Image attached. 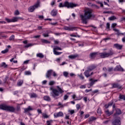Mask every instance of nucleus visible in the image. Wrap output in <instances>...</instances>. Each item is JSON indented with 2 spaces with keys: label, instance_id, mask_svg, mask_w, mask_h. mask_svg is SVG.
I'll return each instance as SVG.
<instances>
[{
  "label": "nucleus",
  "instance_id": "27",
  "mask_svg": "<svg viewBox=\"0 0 125 125\" xmlns=\"http://www.w3.org/2000/svg\"><path fill=\"white\" fill-rule=\"evenodd\" d=\"M37 57H39V58H43L44 57V56L43 55V54H42V53H40L37 54Z\"/></svg>",
  "mask_w": 125,
  "mask_h": 125
},
{
  "label": "nucleus",
  "instance_id": "32",
  "mask_svg": "<svg viewBox=\"0 0 125 125\" xmlns=\"http://www.w3.org/2000/svg\"><path fill=\"white\" fill-rule=\"evenodd\" d=\"M63 75L64 76V77H65V78H68V77H69V73H68V72L66 71H64L63 72Z\"/></svg>",
  "mask_w": 125,
  "mask_h": 125
},
{
  "label": "nucleus",
  "instance_id": "62",
  "mask_svg": "<svg viewBox=\"0 0 125 125\" xmlns=\"http://www.w3.org/2000/svg\"><path fill=\"white\" fill-rule=\"evenodd\" d=\"M46 83H47V81L44 80L42 81V84H46Z\"/></svg>",
  "mask_w": 125,
  "mask_h": 125
},
{
  "label": "nucleus",
  "instance_id": "64",
  "mask_svg": "<svg viewBox=\"0 0 125 125\" xmlns=\"http://www.w3.org/2000/svg\"><path fill=\"white\" fill-rule=\"evenodd\" d=\"M123 42H125V37L122 38Z\"/></svg>",
  "mask_w": 125,
  "mask_h": 125
},
{
  "label": "nucleus",
  "instance_id": "48",
  "mask_svg": "<svg viewBox=\"0 0 125 125\" xmlns=\"http://www.w3.org/2000/svg\"><path fill=\"white\" fill-rule=\"evenodd\" d=\"M14 38H15L14 35H12V36L10 37L9 40H10V41H14Z\"/></svg>",
  "mask_w": 125,
  "mask_h": 125
},
{
  "label": "nucleus",
  "instance_id": "28",
  "mask_svg": "<svg viewBox=\"0 0 125 125\" xmlns=\"http://www.w3.org/2000/svg\"><path fill=\"white\" fill-rule=\"evenodd\" d=\"M42 118H44V119H48L49 118V116L46 114V113H42Z\"/></svg>",
  "mask_w": 125,
  "mask_h": 125
},
{
  "label": "nucleus",
  "instance_id": "45",
  "mask_svg": "<svg viewBox=\"0 0 125 125\" xmlns=\"http://www.w3.org/2000/svg\"><path fill=\"white\" fill-rule=\"evenodd\" d=\"M78 76L80 78L81 80H83L84 79V77H83V75L82 74L78 75Z\"/></svg>",
  "mask_w": 125,
  "mask_h": 125
},
{
  "label": "nucleus",
  "instance_id": "61",
  "mask_svg": "<svg viewBox=\"0 0 125 125\" xmlns=\"http://www.w3.org/2000/svg\"><path fill=\"white\" fill-rule=\"evenodd\" d=\"M54 35H55V36H61V35H62V33H54Z\"/></svg>",
  "mask_w": 125,
  "mask_h": 125
},
{
  "label": "nucleus",
  "instance_id": "57",
  "mask_svg": "<svg viewBox=\"0 0 125 125\" xmlns=\"http://www.w3.org/2000/svg\"><path fill=\"white\" fill-rule=\"evenodd\" d=\"M116 26H117V23H112L111 27L112 28H115V27H116Z\"/></svg>",
  "mask_w": 125,
  "mask_h": 125
},
{
  "label": "nucleus",
  "instance_id": "20",
  "mask_svg": "<svg viewBox=\"0 0 125 125\" xmlns=\"http://www.w3.org/2000/svg\"><path fill=\"white\" fill-rule=\"evenodd\" d=\"M113 103H114V101H111V102H109L108 104H105L104 105L105 108H106V109H107V108H109L110 106H112V105H113Z\"/></svg>",
  "mask_w": 125,
  "mask_h": 125
},
{
  "label": "nucleus",
  "instance_id": "6",
  "mask_svg": "<svg viewBox=\"0 0 125 125\" xmlns=\"http://www.w3.org/2000/svg\"><path fill=\"white\" fill-rule=\"evenodd\" d=\"M40 0H37V1L33 6H30L28 8L29 12H34L35 9L39 8L41 6V1Z\"/></svg>",
  "mask_w": 125,
  "mask_h": 125
},
{
  "label": "nucleus",
  "instance_id": "42",
  "mask_svg": "<svg viewBox=\"0 0 125 125\" xmlns=\"http://www.w3.org/2000/svg\"><path fill=\"white\" fill-rule=\"evenodd\" d=\"M24 74L26 76L32 75V73L31 72V71H25L24 72Z\"/></svg>",
  "mask_w": 125,
  "mask_h": 125
},
{
  "label": "nucleus",
  "instance_id": "19",
  "mask_svg": "<svg viewBox=\"0 0 125 125\" xmlns=\"http://www.w3.org/2000/svg\"><path fill=\"white\" fill-rule=\"evenodd\" d=\"M51 15H52V16H56V15H57V10L53 9L51 11Z\"/></svg>",
  "mask_w": 125,
  "mask_h": 125
},
{
  "label": "nucleus",
  "instance_id": "46",
  "mask_svg": "<svg viewBox=\"0 0 125 125\" xmlns=\"http://www.w3.org/2000/svg\"><path fill=\"white\" fill-rule=\"evenodd\" d=\"M7 80H8V76H6L4 79V83H7Z\"/></svg>",
  "mask_w": 125,
  "mask_h": 125
},
{
  "label": "nucleus",
  "instance_id": "40",
  "mask_svg": "<svg viewBox=\"0 0 125 125\" xmlns=\"http://www.w3.org/2000/svg\"><path fill=\"white\" fill-rule=\"evenodd\" d=\"M53 121L52 120H49V121H47V125H52L51 124H52Z\"/></svg>",
  "mask_w": 125,
  "mask_h": 125
},
{
  "label": "nucleus",
  "instance_id": "15",
  "mask_svg": "<svg viewBox=\"0 0 125 125\" xmlns=\"http://www.w3.org/2000/svg\"><path fill=\"white\" fill-rule=\"evenodd\" d=\"M114 71H120L121 72H124V68H123L121 65H117L114 69Z\"/></svg>",
  "mask_w": 125,
  "mask_h": 125
},
{
  "label": "nucleus",
  "instance_id": "33",
  "mask_svg": "<svg viewBox=\"0 0 125 125\" xmlns=\"http://www.w3.org/2000/svg\"><path fill=\"white\" fill-rule=\"evenodd\" d=\"M42 42L43 43H50V42H49L48 41L45 40V39H42Z\"/></svg>",
  "mask_w": 125,
  "mask_h": 125
},
{
  "label": "nucleus",
  "instance_id": "37",
  "mask_svg": "<svg viewBox=\"0 0 125 125\" xmlns=\"http://www.w3.org/2000/svg\"><path fill=\"white\" fill-rule=\"evenodd\" d=\"M53 50L56 51V50H62V49L58 46H56L53 48Z\"/></svg>",
  "mask_w": 125,
  "mask_h": 125
},
{
  "label": "nucleus",
  "instance_id": "26",
  "mask_svg": "<svg viewBox=\"0 0 125 125\" xmlns=\"http://www.w3.org/2000/svg\"><path fill=\"white\" fill-rule=\"evenodd\" d=\"M33 45H35V44L30 43L24 45V47H25V48H28V47H31V46H33Z\"/></svg>",
  "mask_w": 125,
  "mask_h": 125
},
{
  "label": "nucleus",
  "instance_id": "43",
  "mask_svg": "<svg viewBox=\"0 0 125 125\" xmlns=\"http://www.w3.org/2000/svg\"><path fill=\"white\" fill-rule=\"evenodd\" d=\"M7 52H8V48H6L5 50L1 51V53H3V54Z\"/></svg>",
  "mask_w": 125,
  "mask_h": 125
},
{
  "label": "nucleus",
  "instance_id": "54",
  "mask_svg": "<svg viewBox=\"0 0 125 125\" xmlns=\"http://www.w3.org/2000/svg\"><path fill=\"white\" fill-rule=\"evenodd\" d=\"M106 29H110V23L109 22L106 23Z\"/></svg>",
  "mask_w": 125,
  "mask_h": 125
},
{
  "label": "nucleus",
  "instance_id": "14",
  "mask_svg": "<svg viewBox=\"0 0 125 125\" xmlns=\"http://www.w3.org/2000/svg\"><path fill=\"white\" fill-rule=\"evenodd\" d=\"M112 88H118V89H121L122 88V86H121L119 83H113Z\"/></svg>",
  "mask_w": 125,
  "mask_h": 125
},
{
  "label": "nucleus",
  "instance_id": "36",
  "mask_svg": "<svg viewBox=\"0 0 125 125\" xmlns=\"http://www.w3.org/2000/svg\"><path fill=\"white\" fill-rule=\"evenodd\" d=\"M37 97V94H36V93H33L31 94V95H30L31 98H35Z\"/></svg>",
  "mask_w": 125,
  "mask_h": 125
},
{
  "label": "nucleus",
  "instance_id": "13",
  "mask_svg": "<svg viewBox=\"0 0 125 125\" xmlns=\"http://www.w3.org/2000/svg\"><path fill=\"white\" fill-rule=\"evenodd\" d=\"M54 118H58L59 117H62L63 116V112L60 111L58 113H54Z\"/></svg>",
  "mask_w": 125,
  "mask_h": 125
},
{
  "label": "nucleus",
  "instance_id": "4",
  "mask_svg": "<svg viewBox=\"0 0 125 125\" xmlns=\"http://www.w3.org/2000/svg\"><path fill=\"white\" fill-rule=\"evenodd\" d=\"M78 6V4H75L72 2H69L67 1L64 2L63 4L62 3H60L59 5V7H67V8H74Z\"/></svg>",
  "mask_w": 125,
  "mask_h": 125
},
{
  "label": "nucleus",
  "instance_id": "29",
  "mask_svg": "<svg viewBox=\"0 0 125 125\" xmlns=\"http://www.w3.org/2000/svg\"><path fill=\"white\" fill-rule=\"evenodd\" d=\"M22 84H23V80L19 81L17 83L18 86H21Z\"/></svg>",
  "mask_w": 125,
  "mask_h": 125
},
{
  "label": "nucleus",
  "instance_id": "34",
  "mask_svg": "<svg viewBox=\"0 0 125 125\" xmlns=\"http://www.w3.org/2000/svg\"><path fill=\"white\" fill-rule=\"evenodd\" d=\"M56 83L54 81H50L49 83V85H54Z\"/></svg>",
  "mask_w": 125,
  "mask_h": 125
},
{
  "label": "nucleus",
  "instance_id": "38",
  "mask_svg": "<svg viewBox=\"0 0 125 125\" xmlns=\"http://www.w3.org/2000/svg\"><path fill=\"white\" fill-rule=\"evenodd\" d=\"M53 52L55 55H60V54H62V52H59L54 50H53Z\"/></svg>",
  "mask_w": 125,
  "mask_h": 125
},
{
  "label": "nucleus",
  "instance_id": "58",
  "mask_svg": "<svg viewBox=\"0 0 125 125\" xmlns=\"http://www.w3.org/2000/svg\"><path fill=\"white\" fill-rule=\"evenodd\" d=\"M66 106H68V103H65L62 105V108H63Z\"/></svg>",
  "mask_w": 125,
  "mask_h": 125
},
{
  "label": "nucleus",
  "instance_id": "39",
  "mask_svg": "<svg viewBox=\"0 0 125 125\" xmlns=\"http://www.w3.org/2000/svg\"><path fill=\"white\" fill-rule=\"evenodd\" d=\"M119 98L120 99H123V100H125V96L124 95L120 94Z\"/></svg>",
  "mask_w": 125,
  "mask_h": 125
},
{
  "label": "nucleus",
  "instance_id": "3",
  "mask_svg": "<svg viewBox=\"0 0 125 125\" xmlns=\"http://www.w3.org/2000/svg\"><path fill=\"white\" fill-rule=\"evenodd\" d=\"M57 89L53 88V87H51L50 88V90H51L52 92H51V95L55 98V99H57L58 97L62 93H64V90L63 89L60 88L59 86H56Z\"/></svg>",
  "mask_w": 125,
  "mask_h": 125
},
{
  "label": "nucleus",
  "instance_id": "60",
  "mask_svg": "<svg viewBox=\"0 0 125 125\" xmlns=\"http://www.w3.org/2000/svg\"><path fill=\"white\" fill-rule=\"evenodd\" d=\"M29 62H30V60H26V61H25L23 62V64H28Z\"/></svg>",
  "mask_w": 125,
  "mask_h": 125
},
{
  "label": "nucleus",
  "instance_id": "59",
  "mask_svg": "<svg viewBox=\"0 0 125 125\" xmlns=\"http://www.w3.org/2000/svg\"><path fill=\"white\" fill-rule=\"evenodd\" d=\"M34 39H39V38H41V35H37L33 37Z\"/></svg>",
  "mask_w": 125,
  "mask_h": 125
},
{
  "label": "nucleus",
  "instance_id": "52",
  "mask_svg": "<svg viewBox=\"0 0 125 125\" xmlns=\"http://www.w3.org/2000/svg\"><path fill=\"white\" fill-rule=\"evenodd\" d=\"M52 74L53 77H57V75L56 74V73L55 71H53Z\"/></svg>",
  "mask_w": 125,
  "mask_h": 125
},
{
  "label": "nucleus",
  "instance_id": "1",
  "mask_svg": "<svg viewBox=\"0 0 125 125\" xmlns=\"http://www.w3.org/2000/svg\"><path fill=\"white\" fill-rule=\"evenodd\" d=\"M114 53L112 51H109L108 52H104L102 53L92 52L90 53L89 57L90 59H94L96 56H99L101 58H108L111 57Z\"/></svg>",
  "mask_w": 125,
  "mask_h": 125
},
{
  "label": "nucleus",
  "instance_id": "49",
  "mask_svg": "<svg viewBox=\"0 0 125 125\" xmlns=\"http://www.w3.org/2000/svg\"><path fill=\"white\" fill-rule=\"evenodd\" d=\"M68 98H69V96H68V95H65L63 96V100H67V99H68Z\"/></svg>",
  "mask_w": 125,
  "mask_h": 125
},
{
  "label": "nucleus",
  "instance_id": "51",
  "mask_svg": "<svg viewBox=\"0 0 125 125\" xmlns=\"http://www.w3.org/2000/svg\"><path fill=\"white\" fill-rule=\"evenodd\" d=\"M19 14H20V13L19 12V11L16 10V11L15 12V15H19Z\"/></svg>",
  "mask_w": 125,
  "mask_h": 125
},
{
  "label": "nucleus",
  "instance_id": "18",
  "mask_svg": "<svg viewBox=\"0 0 125 125\" xmlns=\"http://www.w3.org/2000/svg\"><path fill=\"white\" fill-rule=\"evenodd\" d=\"M77 57H79V55L78 54L71 55L68 56V58L72 60L76 59V58H77Z\"/></svg>",
  "mask_w": 125,
  "mask_h": 125
},
{
  "label": "nucleus",
  "instance_id": "25",
  "mask_svg": "<svg viewBox=\"0 0 125 125\" xmlns=\"http://www.w3.org/2000/svg\"><path fill=\"white\" fill-rule=\"evenodd\" d=\"M44 100H45V101H50L51 99L50 97L48 96H44L43 97Z\"/></svg>",
  "mask_w": 125,
  "mask_h": 125
},
{
  "label": "nucleus",
  "instance_id": "30",
  "mask_svg": "<svg viewBox=\"0 0 125 125\" xmlns=\"http://www.w3.org/2000/svg\"><path fill=\"white\" fill-rule=\"evenodd\" d=\"M97 113L98 114L99 116H101L102 112H101V108L99 107L97 110Z\"/></svg>",
  "mask_w": 125,
  "mask_h": 125
},
{
  "label": "nucleus",
  "instance_id": "35",
  "mask_svg": "<svg viewBox=\"0 0 125 125\" xmlns=\"http://www.w3.org/2000/svg\"><path fill=\"white\" fill-rule=\"evenodd\" d=\"M116 20V17H115V16L110 17L108 18V20H109V21H113V20Z\"/></svg>",
  "mask_w": 125,
  "mask_h": 125
},
{
  "label": "nucleus",
  "instance_id": "16",
  "mask_svg": "<svg viewBox=\"0 0 125 125\" xmlns=\"http://www.w3.org/2000/svg\"><path fill=\"white\" fill-rule=\"evenodd\" d=\"M89 81L90 82V86H92L94 83H95L96 82H98V80H93V79L90 78Z\"/></svg>",
  "mask_w": 125,
  "mask_h": 125
},
{
  "label": "nucleus",
  "instance_id": "8",
  "mask_svg": "<svg viewBox=\"0 0 125 125\" xmlns=\"http://www.w3.org/2000/svg\"><path fill=\"white\" fill-rule=\"evenodd\" d=\"M64 30L66 31H76L77 30V27L72 26H64L63 27Z\"/></svg>",
  "mask_w": 125,
  "mask_h": 125
},
{
  "label": "nucleus",
  "instance_id": "9",
  "mask_svg": "<svg viewBox=\"0 0 125 125\" xmlns=\"http://www.w3.org/2000/svg\"><path fill=\"white\" fill-rule=\"evenodd\" d=\"M53 72V70L52 69H50L48 70L46 73V78L47 79H51V75H52V72Z\"/></svg>",
  "mask_w": 125,
  "mask_h": 125
},
{
  "label": "nucleus",
  "instance_id": "55",
  "mask_svg": "<svg viewBox=\"0 0 125 125\" xmlns=\"http://www.w3.org/2000/svg\"><path fill=\"white\" fill-rule=\"evenodd\" d=\"M69 113H70L71 115H73L75 113V110H69Z\"/></svg>",
  "mask_w": 125,
  "mask_h": 125
},
{
  "label": "nucleus",
  "instance_id": "17",
  "mask_svg": "<svg viewBox=\"0 0 125 125\" xmlns=\"http://www.w3.org/2000/svg\"><path fill=\"white\" fill-rule=\"evenodd\" d=\"M113 31H115V32H116V35H117V36H124V35H125V33H121V32H120V30L119 29H114Z\"/></svg>",
  "mask_w": 125,
  "mask_h": 125
},
{
  "label": "nucleus",
  "instance_id": "10",
  "mask_svg": "<svg viewBox=\"0 0 125 125\" xmlns=\"http://www.w3.org/2000/svg\"><path fill=\"white\" fill-rule=\"evenodd\" d=\"M123 46L124 45H121L119 43H115L113 45V47H114V48H116V49H118L119 50H121V49H123Z\"/></svg>",
  "mask_w": 125,
  "mask_h": 125
},
{
  "label": "nucleus",
  "instance_id": "7",
  "mask_svg": "<svg viewBox=\"0 0 125 125\" xmlns=\"http://www.w3.org/2000/svg\"><path fill=\"white\" fill-rule=\"evenodd\" d=\"M91 72L89 70L87 69V70H85L84 72V75L86 78H89V77H91L92 75H93V72Z\"/></svg>",
  "mask_w": 125,
  "mask_h": 125
},
{
  "label": "nucleus",
  "instance_id": "56",
  "mask_svg": "<svg viewBox=\"0 0 125 125\" xmlns=\"http://www.w3.org/2000/svg\"><path fill=\"white\" fill-rule=\"evenodd\" d=\"M86 87V86L85 85H82L80 86V88L83 89V88H85Z\"/></svg>",
  "mask_w": 125,
  "mask_h": 125
},
{
  "label": "nucleus",
  "instance_id": "24",
  "mask_svg": "<svg viewBox=\"0 0 125 125\" xmlns=\"http://www.w3.org/2000/svg\"><path fill=\"white\" fill-rule=\"evenodd\" d=\"M19 19H21V18L14 17L13 19H12V22H17V21H18Z\"/></svg>",
  "mask_w": 125,
  "mask_h": 125
},
{
  "label": "nucleus",
  "instance_id": "47",
  "mask_svg": "<svg viewBox=\"0 0 125 125\" xmlns=\"http://www.w3.org/2000/svg\"><path fill=\"white\" fill-rule=\"evenodd\" d=\"M70 37H74V38H77V37H78V38H80V36L79 35H76L74 34H70Z\"/></svg>",
  "mask_w": 125,
  "mask_h": 125
},
{
  "label": "nucleus",
  "instance_id": "21",
  "mask_svg": "<svg viewBox=\"0 0 125 125\" xmlns=\"http://www.w3.org/2000/svg\"><path fill=\"white\" fill-rule=\"evenodd\" d=\"M95 68H96V66H95L94 65H91V66L88 67L87 69H88L89 71H90L91 72V71H92L93 70H94V69H95Z\"/></svg>",
  "mask_w": 125,
  "mask_h": 125
},
{
  "label": "nucleus",
  "instance_id": "22",
  "mask_svg": "<svg viewBox=\"0 0 125 125\" xmlns=\"http://www.w3.org/2000/svg\"><path fill=\"white\" fill-rule=\"evenodd\" d=\"M96 118L93 116H92L89 118L88 122L89 123H92L94 121H96Z\"/></svg>",
  "mask_w": 125,
  "mask_h": 125
},
{
  "label": "nucleus",
  "instance_id": "44",
  "mask_svg": "<svg viewBox=\"0 0 125 125\" xmlns=\"http://www.w3.org/2000/svg\"><path fill=\"white\" fill-rule=\"evenodd\" d=\"M5 20H6V21H7V22L8 23H11V22H12V19H8V18H6L5 19Z\"/></svg>",
  "mask_w": 125,
  "mask_h": 125
},
{
  "label": "nucleus",
  "instance_id": "50",
  "mask_svg": "<svg viewBox=\"0 0 125 125\" xmlns=\"http://www.w3.org/2000/svg\"><path fill=\"white\" fill-rule=\"evenodd\" d=\"M114 70V68L113 67H109L108 69V72H112Z\"/></svg>",
  "mask_w": 125,
  "mask_h": 125
},
{
  "label": "nucleus",
  "instance_id": "12",
  "mask_svg": "<svg viewBox=\"0 0 125 125\" xmlns=\"http://www.w3.org/2000/svg\"><path fill=\"white\" fill-rule=\"evenodd\" d=\"M34 109L31 106H28L27 108H24V113H30V111H33Z\"/></svg>",
  "mask_w": 125,
  "mask_h": 125
},
{
  "label": "nucleus",
  "instance_id": "5",
  "mask_svg": "<svg viewBox=\"0 0 125 125\" xmlns=\"http://www.w3.org/2000/svg\"><path fill=\"white\" fill-rule=\"evenodd\" d=\"M0 109L7 112H11L13 113L15 111V108L13 106H8L6 104H0Z\"/></svg>",
  "mask_w": 125,
  "mask_h": 125
},
{
  "label": "nucleus",
  "instance_id": "2",
  "mask_svg": "<svg viewBox=\"0 0 125 125\" xmlns=\"http://www.w3.org/2000/svg\"><path fill=\"white\" fill-rule=\"evenodd\" d=\"M93 16L92 10L89 8H86L84 10L83 15H81L80 17L84 24H87V20H89Z\"/></svg>",
  "mask_w": 125,
  "mask_h": 125
},
{
  "label": "nucleus",
  "instance_id": "31",
  "mask_svg": "<svg viewBox=\"0 0 125 125\" xmlns=\"http://www.w3.org/2000/svg\"><path fill=\"white\" fill-rule=\"evenodd\" d=\"M116 113L117 115H121V114H122V111H121V110H120V109L116 108Z\"/></svg>",
  "mask_w": 125,
  "mask_h": 125
},
{
  "label": "nucleus",
  "instance_id": "41",
  "mask_svg": "<svg viewBox=\"0 0 125 125\" xmlns=\"http://www.w3.org/2000/svg\"><path fill=\"white\" fill-rule=\"evenodd\" d=\"M1 67H3V68H7V64H6L5 62H2L1 64Z\"/></svg>",
  "mask_w": 125,
  "mask_h": 125
},
{
  "label": "nucleus",
  "instance_id": "11",
  "mask_svg": "<svg viewBox=\"0 0 125 125\" xmlns=\"http://www.w3.org/2000/svg\"><path fill=\"white\" fill-rule=\"evenodd\" d=\"M112 125H121V121L120 118H117L112 123Z\"/></svg>",
  "mask_w": 125,
  "mask_h": 125
},
{
  "label": "nucleus",
  "instance_id": "53",
  "mask_svg": "<svg viewBox=\"0 0 125 125\" xmlns=\"http://www.w3.org/2000/svg\"><path fill=\"white\" fill-rule=\"evenodd\" d=\"M43 37H44V38L49 37V35H48V33H47V34L44 33V34H43Z\"/></svg>",
  "mask_w": 125,
  "mask_h": 125
},
{
  "label": "nucleus",
  "instance_id": "63",
  "mask_svg": "<svg viewBox=\"0 0 125 125\" xmlns=\"http://www.w3.org/2000/svg\"><path fill=\"white\" fill-rule=\"evenodd\" d=\"M89 117V114H86L84 116V119H87Z\"/></svg>",
  "mask_w": 125,
  "mask_h": 125
},
{
  "label": "nucleus",
  "instance_id": "23",
  "mask_svg": "<svg viewBox=\"0 0 125 125\" xmlns=\"http://www.w3.org/2000/svg\"><path fill=\"white\" fill-rule=\"evenodd\" d=\"M105 114H106L107 115V116H111V115L113 114V113H114V110H112L110 112L109 111V110H106L105 111Z\"/></svg>",
  "mask_w": 125,
  "mask_h": 125
}]
</instances>
